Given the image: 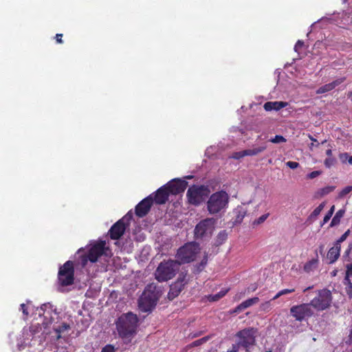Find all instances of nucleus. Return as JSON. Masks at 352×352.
Listing matches in <instances>:
<instances>
[{
    "label": "nucleus",
    "instance_id": "27",
    "mask_svg": "<svg viewBox=\"0 0 352 352\" xmlns=\"http://www.w3.org/2000/svg\"><path fill=\"white\" fill-rule=\"evenodd\" d=\"M335 188H336V187L333 186H326L324 188H320L318 191V194L320 197H323V196L327 195L329 194L330 192H333L335 190Z\"/></svg>",
    "mask_w": 352,
    "mask_h": 352
},
{
    "label": "nucleus",
    "instance_id": "40",
    "mask_svg": "<svg viewBox=\"0 0 352 352\" xmlns=\"http://www.w3.org/2000/svg\"><path fill=\"white\" fill-rule=\"evenodd\" d=\"M245 156H246L245 155V150L235 152L233 153V155H232L233 158L236 159V160H239Z\"/></svg>",
    "mask_w": 352,
    "mask_h": 352
},
{
    "label": "nucleus",
    "instance_id": "1",
    "mask_svg": "<svg viewBox=\"0 0 352 352\" xmlns=\"http://www.w3.org/2000/svg\"><path fill=\"white\" fill-rule=\"evenodd\" d=\"M139 319L131 311L122 314L116 322L119 336L122 339H131L137 332Z\"/></svg>",
    "mask_w": 352,
    "mask_h": 352
},
{
    "label": "nucleus",
    "instance_id": "19",
    "mask_svg": "<svg viewBox=\"0 0 352 352\" xmlns=\"http://www.w3.org/2000/svg\"><path fill=\"white\" fill-rule=\"evenodd\" d=\"M288 105L287 102L283 101H274V102H267L264 104V109L267 111H271L272 110L278 111Z\"/></svg>",
    "mask_w": 352,
    "mask_h": 352
},
{
    "label": "nucleus",
    "instance_id": "28",
    "mask_svg": "<svg viewBox=\"0 0 352 352\" xmlns=\"http://www.w3.org/2000/svg\"><path fill=\"white\" fill-rule=\"evenodd\" d=\"M324 203H321L317 208L314 209V210L311 212L310 217L311 218H316L321 211L323 210L324 207Z\"/></svg>",
    "mask_w": 352,
    "mask_h": 352
},
{
    "label": "nucleus",
    "instance_id": "14",
    "mask_svg": "<svg viewBox=\"0 0 352 352\" xmlns=\"http://www.w3.org/2000/svg\"><path fill=\"white\" fill-rule=\"evenodd\" d=\"M126 227L127 224L124 222V219H119L109 231L110 238L113 240L119 239L124 234Z\"/></svg>",
    "mask_w": 352,
    "mask_h": 352
},
{
    "label": "nucleus",
    "instance_id": "51",
    "mask_svg": "<svg viewBox=\"0 0 352 352\" xmlns=\"http://www.w3.org/2000/svg\"><path fill=\"white\" fill-rule=\"evenodd\" d=\"M270 307V302H266L264 304L262 305V307L263 309H265L267 308H269Z\"/></svg>",
    "mask_w": 352,
    "mask_h": 352
},
{
    "label": "nucleus",
    "instance_id": "4",
    "mask_svg": "<svg viewBox=\"0 0 352 352\" xmlns=\"http://www.w3.org/2000/svg\"><path fill=\"white\" fill-rule=\"evenodd\" d=\"M199 245L195 242L187 243L179 248L176 254V261L179 265L188 263L193 261L199 252Z\"/></svg>",
    "mask_w": 352,
    "mask_h": 352
},
{
    "label": "nucleus",
    "instance_id": "43",
    "mask_svg": "<svg viewBox=\"0 0 352 352\" xmlns=\"http://www.w3.org/2000/svg\"><path fill=\"white\" fill-rule=\"evenodd\" d=\"M286 166L289 167L292 169H295L299 166V164L296 162L289 161V162H286Z\"/></svg>",
    "mask_w": 352,
    "mask_h": 352
},
{
    "label": "nucleus",
    "instance_id": "9",
    "mask_svg": "<svg viewBox=\"0 0 352 352\" xmlns=\"http://www.w3.org/2000/svg\"><path fill=\"white\" fill-rule=\"evenodd\" d=\"M216 220L213 218H207L201 221L195 228V236L197 239H202L212 235Z\"/></svg>",
    "mask_w": 352,
    "mask_h": 352
},
{
    "label": "nucleus",
    "instance_id": "42",
    "mask_svg": "<svg viewBox=\"0 0 352 352\" xmlns=\"http://www.w3.org/2000/svg\"><path fill=\"white\" fill-rule=\"evenodd\" d=\"M124 222L127 224V226L129 225V221L133 219V214L131 212H129L124 217Z\"/></svg>",
    "mask_w": 352,
    "mask_h": 352
},
{
    "label": "nucleus",
    "instance_id": "24",
    "mask_svg": "<svg viewBox=\"0 0 352 352\" xmlns=\"http://www.w3.org/2000/svg\"><path fill=\"white\" fill-rule=\"evenodd\" d=\"M266 149L265 146H258L253 148L250 149H245V155L246 156H253L256 155L260 153H262Z\"/></svg>",
    "mask_w": 352,
    "mask_h": 352
},
{
    "label": "nucleus",
    "instance_id": "25",
    "mask_svg": "<svg viewBox=\"0 0 352 352\" xmlns=\"http://www.w3.org/2000/svg\"><path fill=\"white\" fill-rule=\"evenodd\" d=\"M71 329V327L69 324L66 322L62 323L58 327L54 328V331L57 333V339L61 338V333Z\"/></svg>",
    "mask_w": 352,
    "mask_h": 352
},
{
    "label": "nucleus",
    "instance_id": "35",
    "mask_svg": "<svg viewBox=\"0 0 352 352\" xmlns=\"http://www.w3.org/2000/svg\"><path fill=\"white\" fill-rule=\"evenodd\" d=\"M116 347L112 344H107L104 347H102L101 352H116Z\"/></svg>",
    "mask_w": 352,
    "mask_h": 352
},
{
    "label": "nucleus",
    "instance_id": "46",
    "mask_svg": "<svg viewBox=\"0 0 352 352\" xmlns=\"http://www.w3.org/2000/svg\"><path fill=\"white\" fill-rule=\"evenodd\" d=\"M349 157V155L347 153H344L340 154V159L342 163H345L346 161L348 160Z\"/></svg>",
    "mask_w": 352,
    "mask_h": 352
},
{
    "label": "nucleus",
    "instance_id": "5",
    "mask_svg": "<svg viewBox=\"0 0 352 352\" xmlns=\"http://www.w3.org/2000/svg\"><path fill=\"white\" fill-rule=\"evenodd\" d=\"M58 280L63 287L69 286L74 283V264L72 261H66L59 267Z\"/></svg>",
    "mask_w": 352,
    "mask_h": 352
},
{
    "label": "nucleus",
    "instance_id": "49",
    "mask_svg": "<svg viewBox=\"0 0 352 352\" xmlns=\"http://www.w3.org/2000/svg\"><path fill=\"white\" fill-rule=\"evenodd\" d=\"M346 277L352 274V264L347 265Z\"/></svg>",
    "mask_w": 352,
    "mask_h": 352
},
{
    "label": "nucleus",
    "instance_id": "26",
    "mask_svg": "<svg viewBox=\"0 0 352 352\" xmlns=\"http://www.w3.org/2000/svg\"><path fill=\"white\" fill-rule=\"evenodd\" d=\"M345 210L344 209L339 210L332 219L331 226H335L340 223L341 218L344 216Z\"/></svg>",
    "mask_w": 352,
    "mask_h": 352
},
{
    "label": "nucleus",
    "instance_id": "7",
    "mask_svg": "<svg viewBox=\"0 0 352 352\" xmlns=\"http://www.w3.org/2000/svg\"><path fill=\"white\" fill-rule=\"evenodd\" d=\"M158 300L157 294L146 288L139 299V308L143 312L151 311Z\"/></svg>",
    "mask_w": 352,
    "mask_h": 352
},
{
    "label": "nucleus",
    "instance_id": "59",
    "mask_svg": "<svg viewBox=\"0 0 352 352\" xmlns=\"http://www.w3.org/2000/svg\"><path fill=\"white\" fill-rule=\"evenodd\" d=\"M315 142H316L315 141H313V143H311V146H314V143H315Z\"/></svg>",
    "mask_w": 352,
    "mask_h": 352
},
{
    "label": "nucleus",
    "instance_id": "38",
    "mask_svg": "<svg viewBox=\"0 0 352 352\" xmlns=\"http://www.w3.org/2000/svg\"><path fill=\"white\" fill-rule=\"evenodd\" d=\"M321 174H322V171H320V170H314V171L307 174L306 177L307 179H314V178L318 177Z\"/></svg>",
    "mask_w": 352,
    "mask_h": 352
},
{
    "label": "nucleus",
    "instance_id": "22",
    "mask_svg": "<svg viewBox=\"0 0 352 352\" xmlns=\"http://www.w3.org/2000/svg\"><path fill=\"white\" fill-rule=\"evenodd\" d=\"M340 251V245H338V243H336L335 245L329 250L327 257L330 260V263H333L338 258Z\"/></svg>",
    "mask_w": 352,
    "mask_h": 352
},
{
    "label": "nucleus",
    "instance_id": "44",
    "mask_svg": "<svg viewBox=\"0 0 352 352\" xmlns=\"http://www.w3.org/2000/svg\"><path fill=\"white\" fill-rule=\"evenodd\" d=\"M219 298H220V292L216 294L214 296L210 295L208 296V299L210 302L217 301L219 300Z\"/></svg>",
    "mask_w": 352,
    "mask_h": 352
},
{
    "label": "nucleus",
    "instance_id": "15",
    "mask_svg": "<svg viewBox=\"0 0 352 352\" xmlns=\"http://www.w3.org/2000/svg\"><path fill=\"white\" fill-rule=\"evenodd\" d=\"M186 283V282L185 281V277L184 276L183 278L179 277L176 282L170 285V290L168 293V298L170 300H173L178 296L184 289Z\"/></svg>",
    "mask_w": 352,
    "mask_h": 352
},
{
    "label": "nucleus",
    "instance_id": "6",
    "mask_svg": "<svg viewBox=\"0 0 352 352\" xmlns=\"http://www.w3.org/2000/svg\"><path fill=\"white\" fill-rule=\"evenodd\" d=\"M332 298L331 291L324 288L317 292L316 296L311 300L310 304L316 310L323 311L331 306Z\"/></svg>",
    "mask_w": 352,
    "mask_h": 352
},
{
    "label": "nucleus",
    "instance_id": "45",
    "mask_svg": "<svg viewBox=\"0 0 352 352\" xmlns=\"http://www.w3.org/2000/svg\"><path fill=\"white\" fill-rule=\"evenodd\" d=\"M20 310L22 311L23 315L25 316H28V307L26 306L25 304L24 303H22L21 305H20Z\"/></svg>",
    "mask_w": 352,
    "mask_h": 352
},
{
    "label": "nucleus",
    "instance_id": "17",
    "mask_svg": "<svg viewBox=\"0 0 352 352\" xmlns=\"http://www.w3.org/2000/svg\"><path fill=\"white\" fill-rule=\"evenodd\" d=\"M169 195L170 193L164 185L155 191L154 196H153V202L160 205L164 204L168 201Z\"/></svg>",
    "mask_w": 352,
    "mask_h": 352
},
{
    "label": "nucleus",
    "instance_id": "62",
    "mask_svg": "<svg viewBox=\"0 0 352 352\" xmlns=\"http://www.w3.org/2000/svg\"><path fill=\"white\" fill-rule=\"evenodd\" d=\"M351 95H352V92H351Z\"/></svg>",
    "mask_w": 352,
    "mask_h": 352
},
{
    "label": "nucleus",
    "instance_id": "60",
    "mask_svg": "<svg viewBox=\"0 0 352 352\" xmlns=\"http://www.w3.org/2000/svg\"><path fill=\"white\" fill-rule=\"evenodd\" d=\"M347 0H344V2H346Z\"/></svg>",
    "mask_w": 352,
    "mask_h": 352
},
{
    "label": "nucleus",
    "instance_id": "61",
    "mask_svg": "<svg viewBox=\"0 0 352 352\" xmlns=\"http://www.w3.org/2000/svg\"><path fill=\"white\" fill-rule=\"evenodd\" d=\"M267 352H272V351H267Z\"/></svg>",
    "mask_w": 352,
    "mask_h": 352
},
{
    "label": "nucleus",
    "instance_id": "47",
    "mask_svg": "<svg viewBox=\"0 0 352 352\" xmlns=\"http://www.w3.org/2000/svg\"><path fill=\"white\" fill-rule=\"evenodd\" d=\"M303 44L304 43L301 41H298L297 43H296L295 46H294V50L296 52H299V50L300 48H302V47L303 46Z\"/></svg>",
    "mask_w": 352,
    "mask_h": 352
},
{
    "label": "nucleus",
    "instance_id": "53",
    "mask_svg": "<svg viewBox=\"0 0 352 352\" xmlns=\"http://www.w3.org/2000/svg\"><path fill=\"white\" fill-rule=\"evenodd\" d=\"M352 250V243L349 245L348 249L346 250V254H349Z\"/></svg>",
    "mask_w": 352,
    "mask_h": 352
},
{
    "label": "nucleus",
    "instance_id": "13",
    "mask_svg": "<svg viewBox=\"0 0 352 352\" xmlns=\"http://www.w3.org/2000/svg\"><path fill=\"white\" fill-rule=\"evenodd\" d=\"M164 186L170 195H178L184 192L188 186V182L180 179H174Z\"/></svg>",
    "mask_w": 352,
    "mask_h": 352
},
{
    "label": "nucleus",
    "instance_id": "29",
    "mask_svg": "<svg viewBox=\"0 0 352 352\" xmlns=\"http://www.w3.org/2000/svg\"><path fill=\"white\" fill-rule=\"evenodd\" d=\"M228 193L221 190V209L223 208L228 203Z\"/></svg>",
    "mask_w": 352,
    "mask_h": 352
},
{
    "label": "nucleus",
    "instance_id": "34",
    "mask_svg": "<svg viewBox=\"0 0 352 352\" xmlns=\"http://www.w3.org/2000/svg\"><path fill=\"white\" fill-rule=\"evenodd\" d=\"M336 162V160L334 157H328L324 160V164L327 168H331Z\"/></svg>",
    "mask_w": 352,
    "mask_h": 352
},
{
    "label": "nucleus",
    "instance_id": "10",
    "mask_svg": "<svg viewBox=\"0 0 352 352\" xmlns=\"http://www.w3.org/2000/svg\"><path fill=\"white\" fill-rule=\"evenodd\" d=\"M311 307L310 302L293 306L290 309V314L296 320L302 321L314 314V311Z\"/></svg>",
    "mask_w": 352,
    "mask_h": 352
},
{
    "label": "nucleus",
    "instance_id": "56",
    "mask_svg": "<svg viewBox=\"0 0 352 352\" xmlns=\"http://www.w3.org/2000/svg\"><path fill=\"white\" fill-rule=\"evenodd\" d=\"M312 288H313V286L308 287L305 288V289L303 290V292H305L306 291L309 290V289H312Z\"/></svg>",
    "mask_w": 352,
    "mask_h": 352
},
{
    "label": "nucleus",
    "instance_id": "33",
    "mask_svg": "<svg viewBox=\"0 0 352 352\" xmlns=\"http://www.w3.org/2000/svg\"><path fill=\"white\" fill-rule=\"evenodd\" d=\"M352 190V186H349L343 188L338 195V198L342 199Z\"/></svg>",
    "mask_w": 352,
    "mask_h": 352
},
{
    "label": "nucleus",
    "instance_id": "21",
    "mask_svg": "<svg viewBox=\"0 0 352 352\" xmlns=\"http://www.w3.org/2000/svg\"><path fill=\"white\" fill-rule=\"evenodd\" d=\"M259 301V298L258 297H254L252 298H249L243 302H242L240 305H239L234 310V312H240L243 309H245L256 303Z\"/></svg>",
    "mask_w": 352,
    "mask_h": 352
},
{
    "label": "nucleus",
    "instance_id": "3",
    "mask_svg": "<svg viewBox=\"0 0 352 352\" xmlns=\"http://www.w3.org/2000/svg\"><path fill=\"white\" fill-rule=\"evenodd\" d=\"M210 192L208 186L194 184L188 188L186 197L190 204L197 206L208 197Z\"/></svg>",
    "mask_w": 352,
    "mask_h": 352
},
{
    "label": "nucleus",
    "instance_id": "31",
    "mask_svg": "<svg viewBox=\"0 0 352 352\" xmlns=\"http://www.w3.org/2000/svg\"><path fill=\"white\" fill-rule=\"evenodd\" d=\"M207 340H208L207 337L202 338L201 339H199V340H197L192 342L190 344L187 346V347L191 348V347L198 346L202 344L203 343L206 342Z\"/></svg>",
    "mask_w": 352,
    "mask_h": 352
},
{
    "label": "nucleus",
    "instance_id": "54",
    "mask_svg": "<svg viewBox=\"0 0 352 352\" xmlns=\"http://www.w3.org/2000/svg\"><path fill=\"white\" fill-rule=\"evenodd\" d=\"M347 161L350 164H352V155H349Z\"/></svg>",
    "mask_w": 352,
    "mask_h": 352
},
{
    "label": "nucleus",
    "instance_id": "8",
    "mask_svg": "<svg viewBox=\"0 0 352 352\" xmlns=\"http://www.w3.org/2000/svg\"><path fill=\"white\" fill-rule=\"evenodd\" d=\"M106 242L104 241H100L95 243L89 250L87 254L82 256L81 263L85 266L87 261L91 263H95L98 261V258L101 256L105 250Z\"/></svg>",
    "mask_w": 352,
    "mask_h": 352
},
{
    "label": "nucleus",
    "instance_id": "55",
    "mask_svg": "<svg viewBox=\"0 0 352 352\" xmlns=\"http://www.w3.org/2000/svg\"><path fill=\"white\" fill-rule=\"evenodd\" d=\"M228 292V290H222L221 289V297L223 296L224 295H226V294Z\"/></svg>",
    "mask_w": 352,
    "mask_h": 352
},
{
    "label": "nucleus",
    "instance_id": "52",
    "mask_svg": "<svg viewBox=\"0 0 352 352\" xmlns=\"http://www.w3.org/2000/svg\"><path fill=\"white\" fill-rule=\"evenodd\" d=\"M326 155L329 156V157H331L332 155V151L331 149H328L326 151Z\"/></svg>",
    "mask_w": 352,
    "mask_h": 352
},
{
    "label": "nucleus",
    "instance_id": "58",
    "mask_svg": "<svg viewBox=\"0 0 352 352\" xmlns=\"http://www.w3.org/2000/svg\"><path fill=\"white\" fill-rule=\"evenodd\" d=\"M315 142H316L315 141H313V143H311V146H314V143H315Z\"/></svg>",
    "mask_w": 352,
    "mask_h": 352
},
{
    "label": "nucleus",
    "instance_id": "2",
    "mask_svg": "<svg viewBox=\"0 0 352 352\" xmlns=\"http://www.w3.org/2000/svg\"><path fill=\"white\" fill-rule=\"evenodd\" d=\"M179 266L177 261L171 259L161 262L155 272L156 280L164 282L172 279L179 270Z\"/></svg>",
    "mask_w": 352,
    "mask_h": 352
},
{
    "label": "nucleus",
    "instance_id": "18",
    "mask_svg": "<svg viewBox=\"0 0 352 352\" xmlns=\"http://www.w3.org/2000/svg\"><path fill=\"white\" fill-rule=\"evenodd\" d=\"M345 79H346L345 77H342V78H339L333 80V82H331L330 83L326 84V85L319 87L316 90V94H322L327 93V92L333 90V89H335L337 86L340 85L341 83H342L345 80Z\"/></svg>",
    "mask_w": 352,
    "mask_h": 352
},
{
    "label": "nucleus",
    "instance_id": "30",
    "mask_svg": "<svg viewBox=\"0 0 352 352\" xmlns=\"http://www.w3.org/2000/svg\"><path fill=\"white\" fill-rule=\"evenodd\" d=\"M295 290L294 289H282L280 291H279L274 297L272 300H276L278 298H279L280 296H283V295H285V294H290V293H292L294 292Z\"/></svg>",
    "mask_w": 352,
    "mask_h": 352
},
{
    "label": "nucleus",
    "instance_id": "41",
    "mask_svg": "<svg viewBox=\"0 0 352 352\" xmlns=\"http://www.w3.org/2000/svg\"><path fill=\"white\" fill-rule=\"evenodd\" d=\"M349 232H350V230H348L347 231H346L340 237V239L337 241L336 243H338V245H340V243L344 241L347 236H349Z\"/></svg>",
    "mask_w": 352,
    "mask_h": 352
},
{
    "label": "nucleus",
    "instance_id": "36",
    "mask_svg": "<svg viewBox=\"0 0 352 352\" xmlns=\"http://www.w3.org/2000/svg\"><path fill=\"white\" fill-rule=\"evenodd\" d=\"M335 206H333L327 212V214L324 216L323 219V223H326L332 217L333 212H334Z\"/></svg>",
    "mask_w": 352,
    "mask_h": 352
},
{
    "label": "nucleus",
    "instance_id": "50",
    "mask_svg": "<svg viewBox=\"0 0 352 352\" xmlns=\"http://www.w3.org/2000/svg\"><path fill=\"white\" fill-rule=\"evenodd\" d=\"M239 351V347L237 345H232V347L230 350L228 351L227 352H237Z\"/></svg>",
    "mask_w": 352,
    "mask_h": 352
},
{
    "label": "nucleus",
    "instance_id": "57",
    "mask_svg": "<svg viewBox=\"0 0 352 352\" xmlns=\"http://www.w3.org/2000/svg\"><path fill=\"white\" fill-rule=\"evenodd\" d=\"M309 138H310L312 141L317 142V140H316L315 138H314L313 137H311V136H309Z\"/></svg>",
    "mask_w": 352,
    "mask_h": 352
},
{
    "label": "nucleus",
    "instance_id": "20",
    "mask_svg": "<svg viewBox=\"0 0 352 352\" xmlns=\"http://www.w3.org/2000/svg\"><path fill=\"white\" fill-rule=\"evenodd\" d=\"M245 214L246 211L242 207H237L236 209H234L233 211L234 217L232 219V226L240 223L243 221Z\"/></svg>",
    "mask_w": 352,
    "mask_h": 352
},
{
    "label": "nucleus",
    "instance_id": "12",
    "mask_svg": "<svg viewBox=\"0 0 352 352\" xmlns=\"http://www.w3.org/2000/svg\"><path fill=\"white\" fill-rule=\"evenodd\" d=\"M153 204V194L142 199L135 208V213L137 217L142 218L145 217L151 210Z\"/></svg>",
    "mask_w": 352,
    "mask_h": 352
},
{
    "label": "nucleus",
    "instance_id": "16",
    "mask_svg": "<svg viewBox=\"0 0 352 352\" xmlns=\"http://www.w3.org/2000/svg\"><path fill=\"white\" fill-rule=\"evenodd\" d=\"M207 208L210 214L220 211V191L213 193L207 202Z\"/></svg>",
    "mask_w": 352,
    "mask_h": 352
},
{
    "label": "nucleus",
    "instance_id": "11",
    "mask_svg": "<svg viewBox=\"0 0 352 352\" xmlns=\"http://www.w3.org/2000/svg\"><path fill=\"white\" fill-rule=\"evenodd\" d=\"M255 330L253 328L245 329L236 333L239 342L235 345L241 346L245 349L254 344L255 342Z\"/></svg>",
    "mask_w": 352,
    "mask_h": 352
},
{
    "label": "nucleus",
    "instance_id": "32",
    "mask_svg": "<svg viewBox=\"0 0 352 352\" xmlns=\"http://www.w3.org/2000/svg\"><path fill=\"white\" fill-rule=\"evenodd\" d=\"M270 141L274 144H279V143H284L287 140L283 136L280 135H276L274 138H271L270 140Z\"/></svg>",
    "mask_w": 352,
    "mask_h": 352
},
{
    "label": "nucleus",
    "instance_id": "48",
    "mask_svg": "<svg viewBox=\"0 0 352 352\" xmlns=\"http://www.w3.org/2000/svg\"><path fill=\"white\" fill-rule=\"evenodd\" d=\"M63 36V34H56L55 38H56L57 43L62 44L63 43V41L62 39Z\"/></svg>",
    "mask_w": 352,
    "mask_h": 352
},
{
    "label": "nucleus",
    "instance_id": "23",
    "mask_svg": "<svg viewBox=\"0 0 352 352\" xmlns=\"http://www.w3.org/2000/svg\"><path fill=\"white\" fill-rule=\"evenodd\" d=\"M318 263V260L317 258H313L305 264L304 270L307 273L313 272L317 268Z\"/></svg>",
    "mask_w": 352,
    "mask_h": 352
},
{
    "label": "nucleus",
    "instance_id": "37",
    "mask_svg": "<svg viewBox=\"0 0 352 352\" xmlns=\"http://www.w3.org/2000/svg\"><path fill=\"white\" fill-rule=\"evenodd\" d=\"M268 217H269V213L261 215L259 218H258L257 219H256L254 221V224L258 225V224L263 223L267 219V218Z\"/></svg>",
    "mask_w": 352,
    "mask_h": 352
},
{
    "label": "nucleus",
    "instance_id": "39",
    "mask_svg": "<svg viewBox=\"0 0 352 352\" xmlns=\"http://www.w3.org/2000/svg\"><path fill=\"white\" fill-rule=\"evenodd\" d=\"M206 263H207V260L206 259L202 260L201 261V263L197 266H196L195 272H199L202 271L203 269L205 267V266L206 265Z\"/></svg>",
    "mask_w": 352,
    "mask_h": 352
}]
</instances>
